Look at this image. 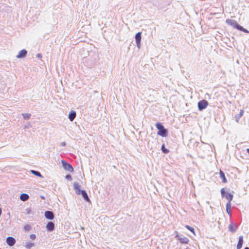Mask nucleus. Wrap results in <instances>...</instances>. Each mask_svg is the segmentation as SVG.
Masks as SVG:
<instances>
[{"label": "nucleus", "instance_id": "f257e3e1", "mask_svg": "<svg viewBox=\"0 0 249 249\" xmlns=\"http://www.w3.org/2000/svg\"><path fill=\"white\" fill-rule=\"evenodd\" d=\"M81 185L77 182L73 183V188L77 195H81L83 199L87 202H89L90 199L88 196L87 192L85 190L80 189Z\"/></svg>", "mask_w": 249, "mask_h": 249}, {"label": "nucleus", "instance_id": "f03ea898", "mask_svg": "<svg viewBox=\"0 0 249 249\" xmlns=\"http://www.w3.org/2000/svg\"><path fill=\"white\" fill-rule=\"evenodd\" d=\"M156 127L158 129L157 134L162 137H166L168 135V130L164 127L163 125L161 123H157L156 124Z\"/></svg>", "mask_w": 249, "mask_h": 249}, {"label": "nucleus", "instance_id": "7ed1b4c3", "mask_svg": "<svg viewBox=\"0 0 249 249\" xmlns=\"http://www.w3.org/2000/svg\"><path fill=\"white\" fill-rule=\"evenodd\" d=\"M208 106V102L206 100H202L197 103L198 110L202 111L205 109Z\"/></svg>", "mask_w": 249, "mask_h": 249}, {"label": "nucleus", "instance_id": "20e7f679", "mask_svg": "<svg viewBox=\"0 0 249 249\" xmlns=\"http://www.w3.org/2000/svg\"><path fill=\"white\" fill-rule=\"evenodd\" d=\"M61 162L63 167L65 170H67L70 172H72L73 171V168L70 163L64 160H62Z\"/></svg>", "mask_w": 249, "mask_h": 249}, {"label": "nucleus", "instance_id": "39448f33", "mask_svg": "<svg viewBox=\"0 0 249 249\" xmlns=\"http://www.w3.org/2000/svg\"><path fill=\"white\" fill-rule=\"evenodd\" d=\"M226 23L232 26L233 28L236 29L238 30L239 27L240 25L238 24L237 22V21L235 20L234 19H227L226 20Z\"/></svg>", "mask_w": 249, "mask_h": 249}, {"label": "nucleus", "instance_id": "423d86ee", "mask_svg": "<svg viewBox=\"0 0 249 249\" xmlns=\"http://www.w3.org/2000/svg\"><path fill=\"white\" fill-rule=\"evenodd\" d=\"M142 33L141 32H138L137 33L135 36V40H136V46L137 47L140 49L141 47V41L142 38Z\"/></svg>", "mask_w": 249, "mask_h": 249}, {"label": "nucleus", "instance_id": "0eeeda50", "mask_svg": "<svg viewBox=\"0 0 249 249\" xmlns=\"http://www.w3.org/2000/svg\"><path fill=\"white\" fill-rule=\"evenodd\" d=\"M44 215L45 218L49 220H53L54 217L53 212L51 211H46L45 212Z\"/></svg>", "mask_w": 249, "mask_h": 249}, {"label": "nucleus", "instance_id": "6e6552de", "mask_svg": "<svg viewBox=\"0 0 249 249\" xmlns=\"http://www.w3.org/2000/svg\"><path fill=\"white\" fill-rule=\"evenodd\" d=\"M175 237L179 240L180 242L182 244H188L189 241L188 238L186 237H181L178 234L175 236Z\"/></svg>", "mask_w": 249, "mask_h": 249}, {"label": "nucleus", "instance_id": "1a4fd4ad", "mask_svg": "<svg viewBox=\"0 0 249 249\" xmlns=\"http://www.w3.org/2000/svg\"><path fill=\"white\" fill-rule=\"evenodd\" d=\"M6 243L10 247L14 246L16 243L15 239L13 237H8L6 240Z\"/></svg>", "mask_w": 249, "mask_h": 249}, {"label": "nucleus", "instance_id": "9d476101", "mask_svg": "<svg viewBox=\"0 0 249 249\" xmlns=\"http://www.w3.org/2000/svg\"><path fill=\"white\" fill-rule=\"evenodd\" d=\"M54 224L52 222L49 221L46 225V229L48 231H52L54 230Z\"/></svg>", "mask_w": 249, "mask_h": 249}, {"label": "nucleus", "instance_id": "9b49d317", "mask_svg": "<svg viewBox=\"0 0 249 249\" xmlns=\"http://www.w3.org/2000/svg\"><path fill=\"white\" fill-rule=\"evenodd\" d=\"M27 54V51L25 49H23L19 52L18 54L17 55V57L18 58H24L26 56Z\"/></svg>", "mask_w": 249, "mask_h": 249}, {"label": "nucleus", "instance_id": "f8f14e48", "mask_svg": "<svg viewBox=\"0 0 249 249\" xmlns=\"http://www.w3.org/2000/svg\"><path fill=\"white\" fill-rule=\"evenodd\" d=\"M76 116V112L73 110H71L69 112L68 118L69 119L70 121L72 122L75 118Z\"/></svg>", "mask_w": 249, "mask_h": 249}, {"label": "nucleus", "instance_id": "ddd939ff", "mask_svg": "<svg viewBox=\"0 0 249 249\" xmlns=\"http://www.w3.org/2000/svg\"><path fill=\"white\" fill-rule=\"evenodd\" d=\"M237 226L234 223H231L229 225V230L231 232H234L237 229Z\"/></svg>", "mask_w": 249, "mask_h": 249}, {"label": "nucleus", "instance_id": "4468645a", "mask_svg": "<svg viewBox=\"0 0 249 249\" xmlns=\"http://www.w3.org/2000/svg\"><path fill=\"white\" fill-rule=\"evenodd\" d=\"M243 244V237L240 236L238 238V241L237 245V249H241Z\"/></svg>", "mask_w": 249, "mask_h": 249}, {"label": "nucleus", "instance_id": "2eb2a0df", "mask_svg": "<svg viewBox=\"0 0 249 249\" xmlns=\"http://www.w3.org/2000/svg\"><path fill=\"white\" fill-rule=\"evenodd\" d=\"M20 199L22 201H26L29 198V196L27 194H21L19 197Z\"/></svg>", "mask_w": 249, "mask_h": 249}, {"label": "nucleus", "instance_id": "dca6fc26", "mask_svg": "<svg viewBox=\"0 0 249 249\" xmlns=\"http://www.w3.org/2000/svg\"><path fill=\"white\" fill-rule=\"evenodd\" d=\"M244 112V110L243 109H241L239 113L235 116L234 118L236 122H238L239 119L243 115Z\"/></svg>", "mask_w": 249, "mask_h": 249}, {"label": "nucleus", "instance_id": "f3484780", "mask_svg": "<svg viewBox=\"0 0 249 249\" xmlns=\"http://www.w3.org/2000/svg\"><path fill=\"white\" fill-rule=\"evenodd\" d=\"M219 174H220V178L222 179V182L223 183L227 182V180L226 178L224 172L220 170Z\"/></svg>", "mask_w": 249, "mask_h": 249}, {"label": "nucleus", "instance_id": "a211bd4d", "mask_svg": "<svg viewBox=\"0 0 249 249\" xmlns=\"http://www.w3.org/2000/svg\"><path fill=\"white\" fill-rule=\"evenodd\" d=\"M24 246L27 249H31L35 246V244L31 242H26Z\"/></svg>", "mask_w": 249, "mask_h": 249}, {"label": "nucleus", "instance_id": "6ab92c4d", "mask_svg": "<svg viewBox=\"0 0 249 249\" xmlns=\"http://www.w3.org/2000/svg\"><path fill=\"white\" fill-rule=\"evenodd\" d=\"M224 196L229 202H231L232 200L233 197V195L229 193H227Z\"/></svg>", "mask_w": 249, "mask_h": 249}, {"label": "nucleus", "instance_id": "aec40b11", "mask_svg": "<svg viewBox=\"0 0 249 249\" xmlns=\"http://www.w3.org/2000/svg\"><path fill=\"white\" fill-rule=\"evenodd\" d=\"M31 172L33 174H34L36 176L42 178V176L41 175V173L39 171L32 170H31Z\"/></svg>", "mask_w": 249, "mask_h": 249}, {"label": "nucleus", "instance_id": "412c9836", "mask_svg": "<svg viewBox=\"0 0 249 249\" xmlns=\"http://www.w3.org/2000/svg\"><path fill=\"white\" fill-rule=\"evenodd\" d=\"M162 152L165 154H168L169 152V150L165 147L164 144H163L161 147Z\"/></svg>", "mask_w": 249, "mask_h": 249}, {"label": "nucleus", "instance_id": "4be33fe9", "mask_svg": "<svg viewBox=\"0 0 249 249\" xmlns=\"http://www.w3.org/2000/svg\"><path fill=\"white\" fill-rule=\"evenodd\" d=\"M238 27H239L238 30L242 31L245 33H248V34L249 33V31L247 29L244 28L242 26L240 25V26Z\"/></svg>", "mask_w": 249, "mask_h": 249}, {"label": "nucleus", "instance_id": "5701e85b", "mask_svg": "<svg viewBox=\"0 0 249 249\" xmlns=\"http://www.w3.org/2000/svg\"><path fill=\"white\" fill-rule=\"evenodd\" d=\"M185 228L188 230H189L190 231H191L194 234H195V230L193 227L189 225H186Z\"/></svg>", "mask_w": 249, "mask_h": 249}, {"label": "nucleus", "instance_id": "b1692460", "mask_svg": "<svg viewBox=\"0 0 249 249\" xmlns=\"http://www.w3.org/2000/svg\"><path fill=\"white\" fill-rule=\"evenodd\" d=\"M22 115L24 119L26 120L29 119L31 116V114L29 113H23Z\"/></svg>", "mask_w": 249, "mask_h": 249}, {"label": "nucleus", "instance_id": "393cba45", "mask_svg": "<svg viewBox=\"0 0 249 249\" xmlns=\"http://www.w3.org/2000/svg\"><path fill=\"white\" fill-rule=\"evenodd\" d=\"M32 227L30 225H25L24 226V229L25 231H29L30 230H31Z\"/></svg>", "mask_w": 249, "mask_h": 249}, {"label": "nucleus", "instance_id": "a878e982", "mask_svg": "<svg viewBox=\"0 0 249 249\" xmlns=\"http://www.w3.org/2000/svg\"><path fill=\"white\" fill-rule=\"evenodd\" d=\"M221 194L222 197H224V196L226 195V193L225 191L224 188H222L221 190Z\"/></svg>", "mask_w": 249, "mask_h": 249}, {"label": "nucleus", "instance_id": "bb28decb", "mask_svg": "<svg viewBox=\"0 0 249 249\" xmlns=\"http://www.w3.org/2000/svg\"><path fill=\"white\" fill-rule=\"evenodd\" d=\"M26 213L27 214H30L32 213V210L31 208H27L25 210Z\"/></svg>", "mask_w": 249, "mask_h": 249}, {"label": "nucleus", "instance_id": "cd10ccee", "mask_svg": "<svg viewBox=\"0 0 249 249\" xmlns=\"http://www.w3.org/2000/svg\"><path fill=\"white\" fill-rule=\"evenodd\" d=\"M65 178H66V179L69 180L70 181H71L72 180V178L70 174L67 175L65 176Z\"/></svg>", "mask_w": 249, "mask_h": 249}, {"label": "nucleus", "instance_id": "c85d7f7f", "mask_svg": "<svg viewBox=\"0 0 249 249\" xmlns=\"http://www.w3.org/2000/svg\"><path fill=\"white\" fill-rule=\"evenodd\" d=\"M226 209H231V203L228 201L226 206Z\"/></svg>", "mask_w": 249, "mask_h": 249}, {"label": "nucleus", "instance_id": "c756f323", "mask_svg": "<svg viewBox=\"0 0 249 249\" xmlns=\"http://www.w3.org/2000/svg\"><path fill=\"white\" fill-rule=\"evenodd\" d=\"M226 212L230 216H231V209H226Z\"/></svg>", "mask_w": 249, "mask_h": 249}, {"label": "nucleus", "instance_id": "7c9ffc66", "mask_svg": "<svg viewBox=\"0 0 249 249\" xmlns=\"http://www.w3.org/2000/svg\"><path fill=\"white\" fill-rule=\"evenodd\" d=\"M30 239H31L32 240H34L36 239V234H31L30 235Z\"/></svg>", "mask_w": 249, "mask_h": 249}, {"label": "nucleus", "instance_id": "2f4dec72", "mask_svg": "<svg viewBox=\"0 0 249 249\" xmlns=\"http://www.w3.org/2000/svg\"><path fill=\"white\" fill-rule=\"evenodd\" d=\"M36 57L38 58H42V55L41 53H38L36 55Z\"/></svg>", "mask_w": 249, "mask_h": 249}, {"label": "nucleus", "instance_id": "473e14b6", "mask_svg": "<svg viewBox=\"0 0 249 249\" xmlns=\"http://www.w3.org/2000/svg\"><path fill=\"white\" fill-rule=\"evenodd\" d=\"M66 143L65 142H61V145L62 146H66Z\"/></svg>", "mask_w": 249, "mask_h": 249}, {"label": "nucleus", "instance_id": "72a5a7b5", "mask_svg": "<svg viewBox=\"0 0 249 249\" xmlns=\"http://www.w3.org/2000/svg\"><path fill=\"white\" fill-rule=\"evenodd\" d=\"M247 152L248 153V154L249 155V148H247Z\"/></svg>", "mask_w": 249, "mask_h": 249}, {"label": "nucleus", "instance_id": "f704fd0d", "mask_svg": "<svg viewBox=\"0 0 249 249\" xmlns=\"http://www.w3.org/2000/svg\"><path fill=\"white\" fill-rule=\"evenodd\" d=\"M244 249H249V247H245Z\"/></svg>", "mask_w": 249, "mask_h": 249}]
</instances>
